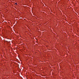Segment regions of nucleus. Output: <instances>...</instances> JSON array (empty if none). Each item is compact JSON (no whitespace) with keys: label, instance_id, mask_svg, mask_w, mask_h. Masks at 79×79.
<instances>
[{"label":"nucleus","instance_id":"obj_1","mask_svg":"<svg viewBox=\"0 0 79 79\" xmlns=\"http://www.w3.org/2000/svg\"><path fill=\"white\" fill-rule=\"evenodd\" d=\"M15 4H17V3H15Z\"/></svg>","mask_w":79,"mask_h":79}]
</instances>
